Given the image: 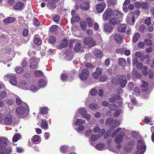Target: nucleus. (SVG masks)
Here are the masks:
<instances>
[{"instance_id": "obj_18", "label": "nucleus", "mask_w": 154, "mask_h": 154, "mask_svg": "<svg viewBox=\"0 0 154 154\" xmlns=\"http://www.w3.org/2000/svg\"><path fill=\"white\" fill-rule=\"evenodd\" d=\"M109 22L112 25H116L119 24L120 22V21L117 18L113 17L109 20Z\"/></svg>"}, {"instance_id": "obj_2", "label": "nucleus", "mask_w": 154, "mask_h": 154, "mask_svg": "<svg viewBox=\"0 0 154 154\" xmlns=\"http://www.w3.org/2000/svg\"><path fill=\"white\" fill-rule=\"evenodd\" d=\"M24 106H20L18 107L16 110V112L19 115H22L25 113L28 114L29 112V109L28 107L26 105V106L24 105Z\"/></svg>"}, {"instance_id": "obj_54", "label": "nucleus", "mask_w": 154, "mask_h": 154, "mask_svg": "<svg viewBox=\"0 0 154 154\" xmlns=\"http://www.w3.org/2000/svg\"><path fill=\"white\" fill-rule=\"evenodd\" d=\"M113 120V119L112 117L108 118L106 121V124H109L110 125V126Z\"/></svg>"}, {"instance_id": "obj_1", "label": "nucleus", "mask_w": 154, "mask_h": 154, "mask_svg": "<svg viewBox=\"0 0 154 154\" xmlns=\"http://www.w3.org/2000/svg\"><path fill=\"white\" fill-rule=\"evenodd\" d=\"M137 154H143L145 152L146 146L142 140H140L138 142L137 145Z\"/></svg>"}, {"instance_id": "obj_55", "label": "nucleus", "mask_w": 154, "mask_h": 154, "mask_svg": "<svg viewBox=\"0 0 154 154\" xmlns=\"http://www.w3.org/2000/svg\"><path fill=\"white\" fill-rule=\"evenodd\" d=\"M112 131V130L111 129H110V130L107 131L104 135V138H107L110 136L111 135V131Z\"/></svg>"}, {"instance_id": "obj_45", "label": "nucleus", "mask_w": 154, "mask_h": 154, "mask_svg": "<svg viewBox=\"0 0 154 154\" xmlns=\"http://www.w3.org/2000/svg\"><path fill=\"white\" fill-rule=\"evenodd\" d=\"M56 41V37L53 36H50L48 40V42L51 44H54Z\"/></svg>"}, {"instance_id": "obj_61", "label": "nucleus", "mask_w": 154, "mask_h": 154, "mask_svg": "<svg viewBox=\"0 0 154 154\" xmlns=\"http://www.w3.org/2000/svg\"><path fill=\"white\" fill-rule=\"evenodd\" d=\"M146 29V26L144 25H142L139 27V31L141 32H143Z\"/></svg>"}, {"instance_id": "obj_41", "label": "nucleus", "mask_w": 154, "mask_h": 154, "mask_svg": "<svg viewBox=\"0 0 154 154\" xmlns=\"http://www.w3.org/2000/svg\"><path fill=\"white\" fill-rule=\"evenodd\" d=\"M20 135L18 134H15L12 139V140L14 142H16L20 139Z\"/></svg>"}, {"instance_id": "obj_43", "label": "nucleus", "mask_w": 154, "mask_h": 154, "mask_svg": "<svg viewBox=\"0 0 154 154\" xmlns=\"http://www.w3.org/2000/svg\"><path fill=\"white\" fill-rule=\"evenodd\" d=\"M145 44L147 46H151L152 44V42L150 39L146 38L144 40Z\"/></svg>"}, {"instance_id": "obj_21", "label": "nucleus", "mask_w": 154, "mask_h": 154, "mask_svg": "<svg viewBox=\"0 0 154 154\" xmlns=\"http://www.w3.org/2000/svg\"><path fill=\"white\" fill-rule=\"evenodd\" d=\"M94 54L96 57L98 58H100L103 56V54L101 50L96 49L94 51Z\"/></svg>"}, {"instance_id": "obj_39", "label": "nucleus", "mask_w": 154, "mask_h": 154, "mask_svg": "<svg viewBox=\"0 0 154 154\" xmlns=\"http://www.w3.org/2000/svg\"><path fill=\"white\" fill-rule=\"evenodd\" d=\"M16 103L18 105H19L21 104L23 105H26V103L23 102L21 100L19 97H17L16 98Z\"/></svg>"}, {"instance_id": "obj_13", "label": "nucleus", "mask_w": 154, "mask_h": 154, "mask_svg": "<svg viewBox=\"0 0 154 154\" xmlns=\"http://www.w3.org/2000/svg\"><path fill=\"white\" fill-rule=\"evenodd\" d=\"M124 135V133L123 132L120 133L117 135L115 138L116 142L119 143L122 142L123 139V137Z\"/></svg>"}, {"instance_id": "obj_62", "label": "nucleus", "mask_w": 154, "mask_h": 154, "mask_svg": "<svg viewBox=\"0 0 154 154\" xmlns=\"http://www.w3.org/2000/svg\"><path fill=\"white\" fill-rule=\"evenodd\" d=\"M107 79V76L106 75H102L99 79V80L102 82L105 81Z\"/></svg>"}, {"instance_id": "obj_32", "label": "nucleus", "mask_w": 154, "mask_h": 154, "mask_svg": "<svg viewBox=\"0 0 154 154\" xmlns=\"http://www.w3.org/2000/svg\"><path fill=\"white\" fill-rule=\"evenodd\" d=\"M41 127L43 129L47 130L48 129V125L44 120H42L41 124Z\"/></svg>"}, {"instance_id": "obj_63", "label": "nucleus", "mask_w": 154, "mask_h": 154, "mask_svg": "<svg viewBox=\"0 0 154 154\" xmlns=\"http://www.w3.org/2000/svg\"><path fill=\"white\" fill-rule=\"evenodd\" d=\"M145 43L142 42H140L138 43V47L140 48L143 49L144 48Z\"/></svg>"}, {"instance_id": "obj_11", "label": "nucleus", "mask_w": 154, "mask_h": 154, "mask_svg": "<svg viewBox=\"0 0 154 154\" xmlns=\"http://www.w3.org/2000/svg\"><path fill=\"white\" fill-rule=\"evenodd\" d=\"M96 71L93 74L92 76L95 79H98L102 74V69L99 67L96 68Z\"/></svg>"}, {"instance_id": "obj_38", "label": "nucleus", "mask_w": 154, "mask_h": 154, "mask_svg": "<svg viewBox=\"0 0 154 154\" xmlns=\"http://www.w3.org/2000/svg\"><path fill=\"white\" fill-rule=\"evenodd\" d=\"M87 112V110L83 108H81L79 109V113L82 116H84L86 114Z\"/></svg>"}, {"instance_id": "obj_22", "label": "nucleus", "mask_w": 154, "mask_h": 154, "mask_svg": "<svg viewBox=\"0 0 154 154\" xmlns=\"http://www.w3.org/2000/svg\"><path fill=\"white\" fill-rule=\"evenodd\" d=\"M24 5L23 3L19 2L18 3H16L14 6L13 8L15 10L21 9H22Z\"/></svg>"}, {"instance_id": "obj_23", "label": "nucleus", "mask_w": 154, "mask_h": 154, "mask_svg": "<svg viewBox=\"0 0 154 154\" xmlns=\"http://www.w3.org/2000/svg\"><path fill=\"white\" fill-rule=\"evenodd\" d=\"M85 22L88 24V27H92L94 22L93 20L91 18L89 17L86 18Z\"/></svg>"}, {"instance_id": "obj_8", "label": "nucleus", "mask_w": 154, "mask_h": 154, "mask_svg": "<svg viewBox=\"0 0 154 154\" xmlns=\"http://www.w3.org/2000/svg\"><path fill=\"white\" fill-rule=\"evenodd\" d=\"M4 124L7 125H10L12 124L13 119L12 115L8 114L5 117L4 120Z\"/></svg>"}, {"instance_id": "obj_52", "label": "nucleus", "mask_w": 154, "mask_h": 154, "mask_svg": "<svg viewBox=\"0 0 154 154\" xmlns=\"http://www.w3.org/2000/svg\"><path fill=\"white\" fill-rule=\"evenodd\" d=\"M140 7L144 9H147L149 8L146 2H142L141 3Z\"/></svg>"}, {"instance_id": "obj_48", "label": "nucleus", "mask_w": 154, "mask_h": 154, "mask_svg": "<svg viewBox=\"0 0 154 154\" xmlns=\"http://www.w3.org/2000/svg\"><path fill=\"white\" fill-rule=\"evenodd\" d=\"M34 42L35 44L39 45L42 43V40L39 37H35L34 39Z\"/></svg>"}, {"instance_id": "obj_25", "label": "nucleus", "mask_w": 154, "mask_h": 154, "mask_svg": "<svg viewBox=\"0 0 154 154\" xmlns=\"http://www.w3.org/2000/svg\"><path fill=\"white\" fill-rule=\"evenodd\" d=\"M15 20V19L13 17H8L4 19V21L5 24L12 23Z\"/></svg>"}, {"instance_id": "obj_17", "label": "nucleus", "mask_w": 154, "mask_h": 154, "mask_svg": "<svg viewBox=\"0 0 154 154\" xmlns=\"http://www.w3.org/2000/svg\"><path fill=\"white\" fill-rule=\"evenodd\" d=\"M135 56L137 58L139 59L141 61H143L145 60L144 54L140 51H137L135 54Z\"/></svg>"}, {"instance_id": "obj_34", "label": "nucleus", "mask_w": 154, "mask_h": 154, "mask_svg": "<svg viewBox=\"0 0 154 154\" xmlns=\"http://www.w3.org/2000/svg\"><path fill=\"white\" fill-rule=\"evenodd\" d=\"M104 29L106 32H110L111 31L112 28L111 26L106 23L104 26Z\"/></svg>"}, {"instance_id": "obj_15", "label": "nucleus", "mask_w": 154, "mask_h": 154, "mask_svg": "<svg viewBox=\"0 0 154 154\" xmlns=\"http://www.w3.org/2000/svg\"><path fill=\"white\" fill-rule=\"evenodd\" d=\"M80 7L81 9L82 10L85 11L88 10L90 7L89 2H84L82 3L80 5Z\"/></svg>"}, {"instance_id": "obj_64", "label": "nucleus", "mask_w": 154, "mask_h": 154, "mask_svg": "<svg viewBox=\"0 0 154 154\" xmlns=\"http://www.w3.org/2000/svg\"><path fill=\"white\" fill-rule=\"evenodd\" d=\"M36 76H41L42 75V72L39 70H36L34 72Z\"/></svg>"}, {"instance_id": "obj_4", "label": "nucleus", "mask_w": 154, "mask_h": 154, "mask_svg": "<svg viewBox=\"0 0 154 154\" xmlns=\"http://www.w3.org/2000/svg\"><path fill=\"white\" fill-rule=\"evenodd\" d=\"M90 72L87 69H83L81 73L79 74V77L82 80H86L88 78Z\"/></svg>"}, {"instance_id": "obj_16", "label": "nucleus", "mask_w": 154, "mask_h": 154, "mask_svg": "<svg viewBox=\"0 0 154 154\" xmlns=\"http://www.w3.org/2000/svg\"><path fill=\"white\" fill-rule=\"evenodd\" d=\"M68 42L66 38H64L58 46L59 48L62 49L68 46Z\"/></svg>"}, {"instance_id": "obj_7", "label": "nucleus", "mask_w": 154, "mask_h": 154, "mask_svg": "<svg viewBox=\"0 0 154 154\" xmlns=\"http://www.w3.org/2000/svg\"><path fill=\"white\" fill-rule=\"evenodd\" d=\"M112 14V10L111 8L106 9L103 15V19L106 20L110 19L111 17Z\"/></svg>"}, {"instance_id": "obj_40", "label": "nucleus", "mask_w": 154, "mask_h": 154, "mask_svg": "<svg viewBox=\"0 0 154 154\" xmlns=\"http://www.w3.org/2000/svg\"><path fill=\"white\" fill-rule=\"evenodd\" d=\"M40 113L45 114L48 113L47 108L46 107H41L40 109Z\"/></svg>"}, {"instance_id": "obj_42", "label": "nucleus", "mask_w": 154, "mask_h": 154, "mask_svg": "<svg viewBox=\"0 0 154 154\" xmlns=\"http://www.w3.org/2000/svg\"><path fill=\"white\" fill-rule=\"evenodd\" d=\"M118 108V106L117 105L113 104H110L109 106V109L112 110H116Z\"/></svg>"}, {"instance_id": "obj_24", "label": "nucleus", "mask_w": 154, "mask_h": 154, "mask_svg": "<svg viewBox=\"0 0 154 154\" xmlns=\"http://www.w3.org/2000/svg\"><path fill=\"white\" fill-rule=\"evenodd\" d=\"M47 6L50 9H53L56 7V5L54 0H51L49 1Z\"/></svg>"}, {"instance_id": "obj_47", "label": "nucleus", "mask_w": 154, "mask_h": 154, "mask_svg": "<svg viewBox=\"0 0 154 154\" xmlns=\"http://www.w3.org/2000/svg\"><path fill=\"white\" fill-rule=\"evenodd\" d=\"M89 106L91 109H97L98 107L97 104L95 103L90 104Z\"/></svg>"}, {"instance_id": "obj_29", "label": "nucleus", "mask_w": 154, "mask_h": 154, "mask_svg": "<svg viewBox=\"0 0 154 154\" xmlns=\"http://www.w3.org/2000/svg\"><path fill=\"white\" fill-rule=\"evenodd\" d=\"M126 21L128 23H129L131 25H134L135 22V17L133 16L132 18L127 17L126 19Z\"/></svg>"}, {"instance_id": "obj_37", "label": "nucleus", "mask_w": 154, "mask_h": 154, "mask_svg": "<svg viewBox=\"0 0 154 154\" xmlns=\"http://www.w3.org/2000/svg\"><path fill=\"white\" fill-rule=\"evenodd\" d=\"M80 25L82 30L85 31L86 29L87 25L85 21H80Z\"/></svg>"}, {"instance_id": "obj_19", "label": "nucleus", "mask_w": 154, "mask_h": 154, "mask_svg": "<svg viewBox=\"0 0 154 154\" xmlns=\"http://www.w3.org/2000/svg\"><path fill=\"white\" fill-rule=\"evenodd\" d=\"M126 26L125 24H121L117 27V29L119 32H125Z\"/></svg>"}, {"instance_id": "obj_50", "label": "nucleus", "mask_w": 154, "mask_h": 154, "mask_svg": "<svg viewBox=\"0 0 154 154\" xmlns=\"http://www.w3.org/2000/svg\"><path fill=\"white\" fill-rule=\"evenodd\" d=\"M7 95V93L5 91H2L0 92V100L5 97Z\"/></svg>"}, {"instance_id": "obj_53", "label": "nucleus", "mask_w": 154, "mask_h": 154, "mask_svg": "<svg viewBox=\"0 0 154 154\" xmlns=\"http://www.w3.org/2000/svg\"><path fill=\"white\" fill-rule=\"evenodd\" d=\"M124 51V48H119L116 49V52L118 54H122Z\"/></svg>"}, {"instance_id": "obj_30", "label": "nucleus", "mask_w": 154, "mask_h": 154, "mask_svg": "<svg viewBox=\"0 0 154 154\" xmlns=\"http://www.w3.org/2000/svg\"><path fill=\"white\" fill-rule=\"evenodd\" d=\"M81 45L80 43L78 42L75 45V47L74 48V50L77 52L82 51L81 50Z\"/></svg>"}, {"instance_id": "obj_20", "label": "nucleus", "mask_w": 154, "mask_h": 154, "mask_svg": "<svg viewBox=\"0 0 154 154\" xmlns=\"http://www.w3.org/2000/svg\"><path fill=\"white\" fill-rule=\"evenodd\" d=\"M141 86L142 87V90L143 91L146 92L148 90V84L147 82L142 81Z\"/></svg>"}, {"instance_id": "obj_10", "label": "nucleus", "mask_w": 154, "mask_h": 154, "mask_svg": "<svg viewBox=\"0 0 154 154\" xmlns=\"http://www.w3.org/2000/svg\"><path fill=\"white\" fill-rule=\"evenodd\" d=\"M123 13L117 10H114L112 11V15L113 17L116 18L120 19L122 17L123 15Z\"/></svg>"}, {"instance_id": "obj_44", "label": "nucleus", "mask_w": 154, "mask_h": 154, "mask_svg": "<svg viewBox=\"0 0 154 154\" xmlns=\"http://www.w3.org/2000/svg\"><path fill=\"white\" fill-rule=\"evenodd\" d=\"M132 74L133 75L135 76L137 78H141V74L140 73L136 71H133L132 72Z\"/></svg>"}, {"instance_id": "obj_27", "label": "nucleus", "mask_w": 154, "mask_h": 154, "mask_svg": "<svg viewBox=\"0 0 154 154\" xmlns=\"http://www.w3.org/2000/svg\"><path fill=\"white\" fill-rule=\"evenodd\" d=\"M117 0H107V4L108 7H111L112 5L115 6L116 5Z\"/></svg>"}, {"instance_id": "obj_49", "label": "nucleus", "mask_w": 154, "mask_h": 154, "mask_svg": "<svg viewBox=\"0 0 154 154\" xmlns=\"http://www.w3.org/2000/svg\"><path fill=\"white\" fill-rule=\"evenodd\" d=\"M58 26L56 25H54L50 28V31L51 32H56L58 29Z\"/></svg>"}, {"instance_id": "obj_56", "label": "nucleus", "mask_w": 154, "mask_h": 154, "mask_svg": "<svg viewBox=\"0 0 154 154\" xmlns=\"http://www.w3.org/2000/svg\"><path fill=\"white\" fill-rule=\"evenodd\" d=\"M68 147L66 146H63L60 147V151L63 153L65 152L67 150Z\"/></svg>"}, {"instance_id": "obj_36", "label": "nucleus", "mask_w": 154, "mask_h": 154, "mask_svg": "<svg viewBox=\"0 0 154 154\" xmlns=\"http://www.w3.org/2000/svg\"><path fill=\"white\" fill-rule=\"evenodd\" d=\"M85 121L84 120L81 119H78L75 123V125H78L81 124H85Z\"/></svg>"}, {"instance_id": "obj_51", "label": "nucleus", "mask_w": 154, "mask_h": 154, "mask_svg": "<svg viewBox=\"0 0 154 154\" xmlns=\"http://www.w3.org/2000/svg\"><path fill=\"white\" fill-rule=\"evenodd\" d=\"M105 146V145L103 143H98L96 146V147L98 150H101Z\"/></svg>"}, {"instance_id": "obj_3", "label": "nucleus", "mask_w": 154, "mask_h": 154, "mask_svg": "<svg viewBox=\"0 0 154 154\" xmlns=\"http://www.w3.org/2000/svg\"><path fill=\"white\" fill-rule=\"evenodd\" d=\"M84 43L85 45H88L90 48L94 46L96 44L95 41L90 37H87L85 38Z\"/></svg>"}, {"instance_id": "obj_33", "label": "nucleus", "mask_w": 154, "mask_h": 154, "mask_svg": "<svg viewBox=\"0 0 154 154\" xmlns=\"http://www.w3.org/2000/svg\"><path fill=\"white\" fill-rule=\"evenodd\" d=\"M140 38V35L139 33H136L134 35L133 38V41L134 43H136Z\"/></svg>"}, {"instance_id": "obj_46", "label": "nucleus", "mask_w": 154, "mask_h": 154, "mask_svg": "<svg viewBox=\"0 0 154 154\" xmlns=\"http://www.w3.org/2000/svg\"><path fill=\"white\" fill-rule=\"evenodd\" d=\"M151 18L150 17H146L144 20V23L147 26H149L151 23Z\"/></svg>"}, {"instance_id": "obj_6", "label": "nucleus", "mask_w": 154, "mask_h": 154, "mask_svg": "<svg viewBox=\"0 0 154 154\" xmlns=\"http://www.w3.org/2000/svg\"><path fill=\"white\" fill-rule=\"evenodd\" d=\"M5 77L9 79L10 83L13 85H16L17 84V78L13 74H8L6 75Z\"/></svg>"}, {"instance_id": "obj_58", "label": "nucleus", "mask_w": 154, "mask_h": 154, "mask_svg": "<svg viewBox=\"0 0 154 154\" xmlns=\"http://www.w3.org/2000/svg\"><path fill=\"white\" fill-rule=\"evenodd\" d=\"M133 93L136 95H139L140 93L139 89L137 88H135L134 90Z\"/></svg>"}, {"instance_id": "obj_12", "label": "nucleus", "mask_w": 154, "mask_h": 154, "mask_svg": "<svg viewBox=\"0 0 154 154\" xmlns=\"http://www.w3.org/2000/svg\"><path fill=\"white\" fill-rule=\"evenodd\" d=\"M36 59V58L35 57H32L30 58V60L32 61L30 66V68L32 69H36L38 66L37 63L35 61Z\"/></svg>"}, {"instance_id": "obj_26", "label": "nucleus", "mask_w": 154, "mask_h": 154, "mask_svg": "<svg viewBox=\"0 0 154 154\" xmlns=\"http://www.w3.org/2000/svg\"><path fill=\"white\" fill-rule=\"evenodd\" d=\"M118 64L119 65L122 66H125L126 65V63L125 60L122 58H119Z\"/></svg>"}, {"instance_id": "obj_28", "label": "nucleus", "mask_w": 154, "mask_h": 154, "mask_svg": "<svg viewBox=\"0 0 154 154\" xmlns=\"http://www.w3.org/2000/svg\"><path fill=\"white\" fill-rule=\"evenodd\" d=\"M46 85V83L45 81L43 79H40L38 83V85L41 88H43Z\"/></svg>"}, {"instance_id": "obj_9", "label": "nucleus", "mask_w": 154, "mask_h": 154, "mask_svg": "<svg viewBox=\"0 0 154 154\" xmlns=\"http://www.w3.org/2000/svg\"><path fill=\"white\" fill-rule=\"evenodd\" d=\"M114 37L116 42L121 44L123 41L124 36L122 34H117L114 35Z\"/></svg>"}, {"instance_id": "obj_35", "label": "nucleus", "mask_w": 154, "mask_h": 154, "mask_svg": "<svg viewBox=\"0 0 154 154\" xmlns=\"http://www.w3.org/2000/svg\"><path fill=\"white\" fill-rule=\"evenodd\" d=\"M80 19V17L77 15L73 16L72 17L71 20V23H73L75 22H77Z\"/></svg>"}, {"instance_id": "obj_5", "label": "nucleus", "mask_w": 154, "mask_h": 154, "mask_svg": "<svg viewBox=\"0 0 154 154\" xmlns=\"http://www.w3.org/2000/svg\"><path fill=\"white\" fill-rule=\"evenodd\" d=\"M117 78L121 87L122 88H125L127 82L126 77L124 75H118Z\"/></svg>"}, {"instance_id": "obj_60", "label": "nucleus", "mask_w": 154, "mask_h": 154, "mask_svg": "<svg viewBox=\"0 0 154 154\" xmlns=\"http://www.w3.org/2000/svg\"><path fill=\"white\" fill-rule=\"evenodd\" d=\"M38 89V88L34 85H32L31 86V90L33 92L37 91Z\"/></svg>"}, {"instance_id": "obj_57", "label": "nucleus", "mask_w": 154, "mask_h": 154, "mask_svg": "<svg viewBox=\"0 0 154 154\" xmlns=\"http://www.w3.org/2000/svg\"><path fill=\"white\" fill-rule=\"evenodd\" d=\"M15 70L18 73H21L23 71V68L20 66L18 68L16 67L15 69Z\"/></svg>"}, {"instance_id": "obj_59", "label": "nucleus", "mask_w": 154, "mask_h": 154, "mask_svg": "<svg viewBox=\"0 0 154 154\" xmlns=\"http://www.w3.org/2000/svg\"><path fill=\"white\" fill-rule=\"evenodd\" d=\"M39 140V137L38 135H35L32 138V140L33 142L38 141Z\"/></svg>"}, {"instance_id": "obj_31", "label": "nucleus", "mask_w": 154, "mask_h": 154, "mask_svg": "<svg viewBox=\"0 0 154 154\" xmlns=\"http://www.w3.org/2000/svg\"><path fill=\"white\" fill-rule=\"evenodd\" d=\"M119 124V121L117 120H113L110 126L112 127L113 128H115L118 126Z\"/></svg>"}, {"instance_id": "obj_14", "label": "nucleus", "mask_w": 154, "mask_h": 154, "mask_svg": "<svg viewBox=\"0 0 154 154\" xmlns=\"http://www.w3.org/2000/svg\"><path fill=\"white\" fill-rule=\"evenodd\" d=\"M105 6V4L104 2H101L100 4H98L96 5L97 10L99 13L102 12L103 11Z\"/></svg>"}]
</instances>
